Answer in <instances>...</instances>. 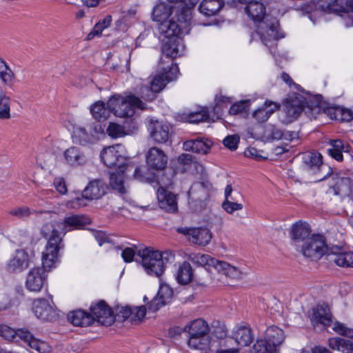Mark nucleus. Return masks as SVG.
<instances>
[{
    "label": "nucleus",
    "instance_id": "nucleus-1",
    "mask_svg": "<svg viewBox=\"0 0 353 353\" xmlns=\"http://www.w3.org/2000/svg\"><path fill=\"white\" fill-rule=\"evenodd\" d=\"M90 223L88 217L81 214H71L64 218L62 221H51L46 223L41 230L43 236L48 239L46 250L43 252V264L50 267L58 259V252L62 237L68 232L79 230Z\"/></svg>",
    "mask_w": 353,
    "mask_h": 353
},
{
    "label": "nucleus",
    "instance_id": "nucleus-2",
    "mask_svg": "<svg viewBox=\"0 0 353 353\" xmlns=\"http://www.w3.org/2000/svg\"><path fill=\"white\" fill-rule=\"evenodd\" d=\"M137 260L145 272L150 276L159 277L165 270V264L174 259V254L170 252H160L152 248L140 249L137 252Z\"/></svg>",
    "mask_w": 353,
    "mask_h": 353
},
{
    "label": "nucleus",
    "instance_id": "nucleus-3",
    "mask_svg": "<svg viewBox=\"0 0 353 353\" xmlns=\"http://www.w3.org/2000/svg\"><path fill=\"white\" fill-rule=\"evenodd\" d=\"M321 99V95H312L309 92L305 93V95L295 92L291 94L284 105L285 121L290 123L297 119L305 106L311 110L315 108H319Z\"/></svg>",
    "mask_w": 353,
    "mask_h": 353
},
{
    "label": "nucleus",
    "instance_id": "nucleus-4",
    "mask_svg": "<svg viewBox=\"0 0 353 353\" xmlns=\"http://www.w3.org/2000/svg\"><path fill=\"white\" fill-rule=\"evenodd\" d=\"M182 331L187 333L188 345L194 350H205L210 343L208 335L210 327L206 321L202 319H196L189 322L184 326Z\"/></svg>",
    "mask_w": 353,
    "mask_h": 353
},
{
    "label": "nucleus",
    "instance_id": "nucleus-5",
    "mask_svg": "<svg viewBox=\"0 0 353 353\" xmlns=\"http://www.w3.org/2000/svg\"><path fill=\"white\" fill-rule=\"evenodd\" d=\"M162 72L156 74L150 81V87L144 85L141 88V97L149 101L156 98L157 93L160 92L166 85V84L176 79L179 72L176 64L171 63L170 65L166 68H163Z\"/></svg>",
    "mask_w": 353,
    "mask_h": 353
},
{
    "label": "nucleus",
    "instance_id": "nucleus-6",
    "mask_svg": "<svg viewBox=\"0 0 353 353\" xmlns=\"http://www.w3.org/2000/svg\"><path fill=\"white\" fill-rule=\"evenodd\" d=\"M108 105L116 117H131L135 113V108L141 110L146 108V105L139 98L135 96L123 97L113 96L108 101Z\"/></svg>",
    "mask_w": 353,
    "mask_h": 353
},
{
    "label": "nucleus",
    "instance_id": "nucleus-7",
    "mask_svg": "<svg viewBox=\"0 0 353 353\" xmlns=\"http://www.w3.org/2000/svg\"><path fill=\"white\" fill-rule=\"evenodd\" d=\"M103 163L109 168H116L121 172L125 171L128 159L125 149L121 144H116L104 148L101 152Z\"/></svg>",
    "mask_w": 353,
    "mask_h": 353
},
{
    "label": "nucleus",
    "instance_id": "nucleus-8",
    "mask_svg": "<svg viewBox=\"0 0 353 353\" xmlns=\"http://www.w3.org/2000/svg\"><path fill=\"white\" fill-rule=\"evenodd\" d=\"M299 252L313 260L319 259L323 255L330 253V248L325 245L324 237L321 235H312L299 248Z\"/></svg>",
    "mask_w": 353,
    "mask_h": 353
},
{
    "label": "nucleus",
    "instance_id": "nucleus-9",
    "mask_svg": "<svg viewBox=\"0 0 353 353\" xmlns=\"http://www.w3.org/2000/svg\"><path fill=\"white\" fill-rule=\"evenodd\" d=\"M181 17L183 18L182 15L178 17L177 21L170 19L161 22L159 26L160 34L166 39H172L180 38L181 35L188 34L190 30V23L188 19L181 21Z\"/></svg>",
    "mask_w": 353,
    "mask_h": 353
},
{
    "label": "nucleus",
    "instance_id": "nucleus-10",
    "mask_svg": "<svg viewBox=\"0 0 353 353\" xmlns=\"http://www.w3.org/2000/svg\"><path fill=\"white\" fill-rule=\"evenodd\" d=\"M55 262L50 266L46 267L42 259V268H33L29 270L26 279V287L31 292H40L47 280L46 270L51 268Z\"/></svg>",
    "mask_w": 353,
    "mask_h": 353
},
{
    "label": "nucleus",
    "instance_id": "nucleus-11",
    "mask_svg": "<svg viewBox=\"0 0 353 353\" xmlns=\"http://www.w3.org/2000/svg\"><path fill=\"white\" fill-rule=\"evenodd\" d=\"M177 232L188 236L190 241L199 245H208L212 239V234L206 228H179Z\"/></svg>",
    "mask_w": 353,
    "mask_h": 353
},
{
    "label": "nucleus",
    "instance_id": "nucleus-12",
    "mask_svg": "<svg viewBox=\"0 0 353 353\" xmlns=\"http://www.w3.org/2000/svg\"><path fill=\"white\" fill-rule=\"evenodd\" d=\"M310 230L309 225L301 221L294 223L290 230V237L291 244L296 250L310 236Z\"/></svg>",
    "mask_w": 353,
    "mask_h": 353
},
{
    "label": "nucleus",
    "instance_id": "nucleus-13",
    "mask_svg": "<svg viewBox=\"0 0 353 353\" xmlns=\"http://www.w3.org/2000/svg\"><path fill=\"white\" fill-rule=\"evenodd\" d=\"M90 312V314L93 318V321H97L104 325H110L114 321L112 310L103 301L92 305Z\"/></svg>",
    "mask_w": 353,
    "mask_h": 353
},
{
    "label": "nucleus",
    "instance_id": "nucleus-14",
    "mask_svg": "<svg viewBox=\"0 0 353 353\" xmlns=\"http://www.w3.org/2000/svg\"><path fill=\"white\" fill-rule=\"evenodd\" d=\"M32 312L37 318L43 321H52L57 317V312L44 299H37L32 301Z\"/></svg>",
    "mask_w": 353,
    "mask_h": 353
},
{
    "label": "nucleus",
    "instance_id": "nucleus-15",
    "mask_svg": "<svg viewBox=\"0 0 353 353\" xmlns=\"http://www.w3.org/2000/svg\"><path fill=\"white\" fill-rule=\"evenodd\" d=\"M146 163L150 170H163L167 165L168 157L162 150L153 147L146 154Z\"/></svg>",
    "mask_w": 353,
    "mask_h": 353
},
{
    "label": "nucleus",
    "instance_id": "nucleus-16",
    "mask_svg": "<svg viewBox=\"0 0 353 353\" xmlns=\"http://www.w3.org/2000/svg\"><path fill=\"white\" fill-rule=\"evenodd\" d=\"M30 261V256L25 250H17L13 258L8 263L7 269L9 272H20L29 266Z\"/></svg>",
    "mask_w": 353,
    "mask_h": 353
},
{
    "label": "nucleus",
    "instance_id": "nucleus-17",
    "mask_svg": "<svg viewBox=\"0 0 353 353\" xmlns=\"http://www.w3.org/2000/svg\"><path fill=\"white\" fill-rule=\"evenodd\" d=\"M310 321L313 325L321 324L328 326L332 322V314L327 305H317L312 308V312L310 315Z\"/></svg>",
    "mask_w": 353,
    "mask_h": 353
},
{
    "label": "nucleus",
    "instance_id": "nucleus-18",
    "mask_svg": "<svg viewBox=\"0 0 353 353\" xmlns=\"http://www.w3.org/2000/svg\"><path fill=\"white\" fill-rule=\"evenodd\" d=\"M105 183L99 179L90 181L82 192V196L88 200L98 199L106 192Z\"/></svg>",
    "mask_w": 353,
    "mask_h": 353
},
{
    "label": "nucleus",
    "instance_id": "nucleus-19",
    "mask_svg": "<svg viewBox=\"0 0 353 353\" xmlns=\"http://www.w3.org/2000/svg\"><path fill=\"white\" fill-rule=\"evenodd\" d=\"M157 199L161 208L168 212H174L177 210L176 196L163 188H159L157 192Z\"/></svg>",
    "mask_w": 353,
    "mask_h": 353
},
{
    "label": "nucleus",
    "instance_id": "nucleus-20",
    "mask_svg": "<svg viewBox=\"0 0 353 353\" xmlns=\"http://www.w3.org/2000/svg\"><path fill=\"white\" fill-rule=\"evenodd\" d=\"M245 12L251 20L259 23L263 20L266 14V8L261 0H252L245 7Z\"/></svg>",
    "mask_w": 353,
    "mask_h": 353
},
{
    "label": "nucleus",
    "instance_id": "nucleus-21",
    "mask_svg": "<svg viewBox=\"0 0 353 353\" xmlns=\"http://www.w3.org/2000/svg\"><path fill=\"white\" fill-rule=\"evenodd\" d=\"M329 260L343 268H353V252H339L337 247L330 248Z\"/></svg>",
    "mask_w": 353,
    "mask_h": 353
},
{
    "label": "nucleus",
    "instance_id": "nucleus-22",
    "mask_svg": "<svg viewBox=\"0 0 353 353\" xmlns=\"http://www.w3.org/2000/svg\"><path fill=\"white\" fill-rule=\"evenodd\" d=\"M150 136L159 143H165L170 136V128L168 124L159 121H151L149 127Z\"/></svg>",
    "mask_w": 353,
    "mask_h": 353
},
{
    "label": "nucleus",
    "instance_id": "nucleus-23",
    "mask_svg": "<svg viewBox=\"0 0 353 353\" xmlns=\"http://www.w3.org/2000/svg\"><path fill=\"white\" fill-rule=\"evenodd\" d=\"M63 155L65 163L72 167H77L87 162L85 154L76 146H71L66 149Z\"/></svg>",
    "mask_w": 353,
    "mask_h": 353
},
{
    "label": "nucleus",
    "instance_id": "nucleus-24",
    "mask_svg": "<svg viewBox=\"0 0 353 353\" xmlns=\"http://www.w3.org/2000/svg\"><path fill=\"white\" fill-rule=\"evenodd\" d=\"M162 47V52L167 58L174 59L181 56L184 52L185 46L181 38L174 39H167Z\"/></svg>",
    "mask_w": 353,
    "mask_h": 353
},
{
    "label": "nucleus",
    "instance_id": "nucleus-25",
    "mask_svg": "<svg viewBox=\"0 0 353 353\" xmlns=\"http://www.w3.org/2000/svg\"><path fill=\"white\" fill-rule=\"evenodd\" d=\"M303 168L312 174H316L323 167L322 156L318 152H305L303 154Z\"/></svg>",
    "mask_w": 353,
    "mask_h": 353
},
{
    "label": "nucleus",
    "instance_id": "nucleus-26",
    "mask_svg": "<svg viewBox=\"0 0 353 353\" xmlns=\"http://www.w3.org/2000/svg\"><path fill=\"white\" fill-rule=\"evenodd\" d=\"M212 145V142L210 140L201 138L185 141L183 148L185 151L205 154L209 152Z\"/></svg>",
    "mask_w": 353,
    "mask_h": 353
},
{
    "label": "nucleus",
    "instance_id": "nucleus-27",
    "mask_svg": "<svg viewBox=\"0 0 353 353\" xmlns=\"http://www.w3.org/2000/svg\"><path fill=\"white\" fill-rule=\"evenodd\" d=\"M280 106V104L276 102L266 100L262 107L258 108L253 112L252 117L259 123H263L266 121L276 110H279Z\"/></svg>",
    "mask_w": 353,
    "mask_h": 353
},
{
    "label": "nucleus",
    "instance_id": "nucleus-28",
    "mask_svg": "<svg viewBox=\"0 0 353 353\" xmlns=\"http://www.w3.org/2000/svg\"><path fill=\"white\" fill-rule=\"evenodd\" d=\"M232 339L242 347H247L253 341L254 336L250 327L239 326L232 333Z\"/></svg>",
    "mask_w": 353,
    "mask_h": 353
},
{
    "label": "nucleus",
    "instance_id": "nucleus-29",
    "mask_svg": "<svg viewBox=\"0 0 353 353\" xmlns=\"http://www.w3.org/2000/svg\"><path fill=\"white\" fill-rule=\"evenodd\" d=\"M68 318L75 326H88L93 323V318L90 313L81 310L70 312Z\"/></svg>",
    "mask_w": 353,
    "mask_h": 353
},
{
    "label": "nucleus",
    "instance_id": "nucleus-30",
    "mask_svg": "<svg viewBox=\"0 0 353 353\" xmlns=\"http://www.w3.org/2000/svg\"><path fill=\"white\" fill-rule=\"evenodd\" d=\"M223 5V0H203L199 10L203 15L210 17L215 15Z\"/></svg>",
    "mask_w": 353,
    "mask_h": 353
},
{
    "label": "nucleus",
    "instance_id": "nucleus-31",
    "mask_svg": "<svg viewBox=\"0 0 353 353\" xmlns=\"http://www.w3.org/2000/svg\"><path fill=\"white\" fill-rule=\"evenodd\" d=\"M216 270L233 279H241L246 274L242 270L223 261H219Z\"/></svg>",
    "mask_w": 353,
    "mask_h": 353
},
{
    "label": "nucleus",
    "instance_id": "nucleus-32",
    "mask_svg": "<svg viewBox=\"0 0 353 353\" xmlns=\"http://www.w3.org/2000/svg\"><path fill=\"white\" fill-rule=\"evenodd\" d=\"M265 339L274 347L275 350L285 339L283 331L276 326L269 327L265 332Z\"/></svg>",
    "mask_w": 353,
    "mask_h": 353
},
{
    "label": "nucleus",
    "instance_id": "nucleus-33",
    "mask_svg": "<svg viewBox=\"0 0 353 353\" xmlns=\"http://www.w3.org/2000/svg\"><path fill=\"white\" fill-rule=\"evenodd\" d=\"M329 345L332 349L339 350L343 353H353V339L332 338L329 340Z\"/></svg>",
    "mask_w": 353,
    "mask_h": 353
},
{
    "label": "nucleus",
    "instance_id": "nucleus-34",
    "mask_svg": "<svg viewBox=\"0 0 353 353\" xmlns=\"http://www.w3.org/2000/svg\"><path fill=\"white\" fill-rule=\"evenodd\" d=\"M189 198L200 202L207 200L209 197V190L204 183L194 184L188 192Z\"/></svg>",
    "mask_w": 353,
    "mask_h": 353
},
{
    "label": "nucleus",
    "instance_id": "nucleus-35",
    "mask_svg": "<svg viewBox=\"0 0 353 353\" xmlns=\"http://www.w3.org/2000/svg\"><path fill=\"white\" fill-rule=\"evenodd\" d=\"M193 278V270L192 266L188 262H183L179 265L176 274V279L181 285L189 283Z\"/></svg>",
    "mask_w": 353,
    "mask_h": 353
},
{
    "label": "nucleus",
    "instance_id": "nucleus-36",
    "mask_svg": "<svg viewBox=\"0 0 353 353\" xmlns=\"http://www.w3.org/2000/svg\"><path fill=\"white\" fill-rule=\"evenodd\" d=\"M90 112L94 119L105 120L110 116V109L108 105L105 106L104 102L99 101L91 106Z\"/></svg>",
    "mask_w": 353,
    "mask_h": 353
},
{
    "label": "nucleus",
    "instance_id": "nucleus-37",
    "mask_svg": "<svg viewBox=\"0 0 353 353\" xmlns=\"http://www.w3.org/2000/svg\"><path fill=\"white\" fill-rule=\"evenodd\" d=\"M171 7L165 3H159L155 6L152 11V18L154 21L163 22L171 15Z\"/></svg>",
    "mask_w": 353,
    "mask_h": 353
},
{
    "label": "nucleus",
    "instance_id": "nucleus-38",
    "mask_svg": "<svg viewBox=\"0 0 353 353\" xmlns=\"http://www.w3.org/2000/svg\"><path fill=\"white\" fill-rule=\"evenodd\" d=\"M15 74L7 63L0 59V79L3 84L11 86L13 84Z\"/></svg>",
    "mask_w": 353,
    "mask_h": 353
},
{
    "label": "nucleus",
    "instance_id": "nucleus-39",
    "mask_svg": "<svg viewBox=\"0 0 353 353\" xmlns=\"http://www.w3.org/2000/svg\"><path fill=\"white\" fill-rule=\"evenodd\" d=\"M123 172L124 171L121 172L120 170H118L117 172H111L110 176L111 186L121 194L125 192Z\"/></svg>",
    "mask_w": 353,
    "mask_h": 353
},
{
    "label": "nucleus",
    "instance_id": "nucleus-40",
    "mask_svg": "<svg viewBox=\"0 0 353 353\" xmlns=\"http://www.w3.org/2000/svg\"><path fill=\"white\" fill-rule=\"evenodd\" d=\"M330 145L331 148L327 150L329 154L336 161H342V153L347 151L342 141L339 139L332 140L330 142Z\"/></svg>",
    "mask_w": 353,
    "mask_h": 353
},
{
    "label": "nucleus",
    "instance_id": "nucleus-41",
    "mask_svg": "<svg viewBox=\"0 0 353 353\" xmlns=\"http://www.w3.org/2000/svg\"><path fill=\"white\" fill-rule=\"evenodd\" d=\"M192 261L194 263L199 264V265L208 267L209 269L213 268L216 270V267L218 266L219 261L211 257L208 254H196L193 258Z\"/></svg>",
    "mask_w": 353,
    "mask_h": 353
},
{
    "label": "nucleus",
    "instance_id": "nucleus-42",
    "mask_svg": "<svg viewBox=\"0 0 353 353\" xmlns=\"http://www.w3.org/2000/svg\"><path fill=\"white\" fill-rule=\"evenodd\" d=\"M23 329H19L15 330L14 329L6 325H0V336L8 341H12L19 338L21 339L20 332H24Z\"/></svg>",
    "mask_w": 353,
    "mask_h": 353
},
{
    "label": "nucleus",
    "instance_id": "nucleus-43",
    "mask_svg": "<svg viewBox=\"0 0 353 353\" xmlns=\"http://www.w3.org/2000/svg\"><path fill=\"white\" fill-rule=\"evenodd\" d=\"M21 340L27 343L32 348L37 350L39 352H41L42 347L45 345L43 342L37 341L32 334L28 330H25L24 332H20Z\"/></svg>",
    "mask_w": 353,
    "mask_h": 353
},
{
    "label": "nucleus",
    "instance_id": "nucleus-44",
    "mask_svg": "<svg viewBox=\"0 0 353 353\" xmlns=\"http://www.w3.org/2000/svg\"><path fill=\"white\" fill-rule=\"evenodd\" d=\"M73 138L77 143L85 145L91 142L92 137L84 128L78 127L74 130Z\"/></svg>",
    "mask_w": 353,
    "mask_h": 353
},
{
    "label": "nucleus",
    "instance_id": "nucleus-45",
    "mask_svg": "<svg viewBox=\"0 0 353 353\" xmlns=\"http://www.w3.org/2000/svg\"><path fill=\"white\" fill-rule=\"evenodd\" d=\"M254 353H276L274 347L266 340L259 339L253 345Z\"/></svg>",
    "mask_w": 353,
    "mask_h": 353
},
{
    "label": "nucleus",
    "instance_id": "nucleus-46",
    "mask_svg": "<svg viewBox=\"0 0 353 353\" xmlns=\"http://www.w3.org/2000/svg\"><path fill=\"white\" fill-rule=\"evenodd\" d=\"M278 21H275L272 23L267 30L266 32H261V39L265 45H268L267 41L278 40L280 37L277 32Z\"/></svg>",
    "mask_w": 353,
    "mask_h": 353
},
{
    "label": "nucleus",
    "instance_id": "nucleus-47",
    "mask_svg": "<svg viewBox=\"0 0 353 353\" xmlns=\"http://www.w3.org/2000/svg\"><path fill=\"white\" fill-rule=\"evenodd\" d=\"M10 99L5 95H0V119L10 118Z\"/></svg>",
    "mask_w": 353,
    "mask_h": 353
},
{
    "label": "nucleus",
    "instance_id": "nucleus-48",
    "mask_svg": "<svg viewBox=\"0 0 353 353\" xmlns=\"http://www.w3.org/2000/svg\"><path fill=\"white\" fill-rule=\"evenodd\" d=\"M143 168L141 167L136 168L134 173V178L141 182H146L150 183L154 182L155 181V175L149 171L143 173Z\"/></svg>",
    "mask_w": 353,
    "mask_h": 353
},
{
    "label": "nucleus",
    "instance_id": "nucleus-49",
    "mask_svg": "<svg viewBox=\"0 0 353 353\" xmlns=\"http://www.w3.org/2000/svg\"><path fill=\"white\" fill-rule=\"evenodd\" d=\"M318 5L324 12H337L339 10L337 0H319Z\"/></svg>",
    "mask_w": 353,
    "mask_h": 353
},
{
    "label": "nucleus",
    "instance_id": "nucleus-50",
    "mask_svg": "<svg viewBox=\"0 0 353 353\" xmlns=\"http://www.w3.org/2000/svg\"><path fill=\"white\" fill-rule=\"evenodd\" d=\"M131 315L132 307L129 306H117L115 308V315H114V320L123 321L127 319H130Z\"/></svg>",
    "mask_w": 353,
    "mask_h": 353
},
{
    "label": "nucleus",
    "instance_id": "nucleus-51",
    "mask_svg": "<svg viewBox=\"0 0 353 353\" xmlns=\"http://www.w3.org/2000/svg\"><path fill=\"white\" fill-rule=\"evenodd\" d=\"M106 131L108 134L114 139L122 137L126 134L123 127L114 123H110Z\"/></svg>",
    "mask_w": 353,
    "mask_h": 353
},
{
    "label": "nucleus",
    "instance_id": "nucleus-52",
    "mask_svg": "<svg viewBox=\"0 0 353 353\" xmlns=\"http://www.w3.org/2000/svg\"><path fill=\"white\" fill-rule=\"evenodd\" d=\"M32 213V211L27 206L15 208L9 211L10 214L21 219L28 218Z\"/></svg>",
    "mask_w": 353,
    "mask_h": 353
},
{
    "label": "nucleus",
    "instance_id": "nucleus-53",
    "mask_svg": "<svg viewBox=\"0 0 353 353\" xmlns=\"http://www.w3.org/2000/svg\"><path fill=\"white\" fill-rule=\"evenodd\" d=\"M145 307L144 306H139L132 307V315L130 316V321L132 323H139L145 315Z\"/></svg>",
    "mask_w": 353,
    "mask_h": 353
},
{
    "label": "nucleus",
    "instance_id": "nucleus-54",
    "mask_svg": "<svg viewBox=\"0 0 353 353\" xmlns=\"http://www.w3.org/2000/svg\"><path fill=\"white\" fill-rule=\"evenodd\" d=\"M250 105V100H243L234 103L230 108V114H238L246 110Z\"/></svg>",
    "mask_w": 353,
    "mask_h": 353
},
{
    "label": "nucleus",
    "instance_id": "nucleus-55",
    "mask_svg": "<svg viewBox=\"0 0 353 353\" xmlns=\"http://www.w3.org/2000/svg\"><path fill=\"white\" fill-rule=\"evenodd\" d=\"M243 204L232 201H224L222 203V208L228 214H232L234 211L243 209Z\"/></svg>",
    "mask_w": 353,
    "mask_h": 353
},
{
    "label": "nucleus",
    "instance_id": "nucleus-56",
    "mask_svg": "<svg viewBox=\"0 0 353 353\" xmlns=\"http://www.w3.org/2000/svg\"><path fill=\"white\" fill-rule=\"evenodd\" d=\"M158 296L160 299L165 301L166 303L169 302L173 296L172 290L167 285L160 286L158 292Z\"/></svg>",
    "mask_w": 353,
    "mask_h": 353
},
{
    "label": "nucleus",
    "instance_id": "nucleus-57",
    "mask_svg": "<svg viewBox=\"0 0 353 353\" xmlns=\"http://www.w3.org/2000/svg\"><path fill=\"white\" fill-rule=\"evenodd\" d=\"M239 142V137L237 135H229L223 141V145L230 150H235L237 148Z\"/></svg>",
    "mask_w": 353,
    "mask_h": 353
},
{
    "label": "nucleus",
    "instance_id": "nucleus-58",
    "mask_svg": "<svg viewBox=\"0 0 353 353\" xmlns=\"http://www.w3.org/2000/svg\"><path fill=\"white\" fill-rule=\"evenodd\" d=\"M137 247L134 248H125L121 253V256L125 262L130 263L134 260V256L139 250H135Z\"/></svg>",
    "mask_w": 353,
    "mask_h": 353
},
{
    "label": "nucleus",
    "instance_id": "nucleus-59",
    "mask_svg": "<svg viewBox=\"0 0 353 353\" xmlns=\"http://www.w3.org/2000/svg\"><path fill=\"white\" fill-rule=\"evenodd\" d=\"M189 119L190 121L192 123H199L206 121L208 119V114L206 111L202 110L201 112L190 114Z\"/></svg>",
    "mask_w": 353,
    "mask_h": 353
},
{
    "label": "nucleus",
    "instance_id": "nucleus-60",
    "mask_svg": "<svg viewBox=\"0 0 353 353\" xmlns=\"http://www.w3.org/2000/svg\"><path fill=\"white\" fill-rule=\"evenodd\" d=\"M53 184L56 190L61 194H65L67 192V187L65 181L62 177H57L54 179Z\"/></svg>",
    "mask_w": 353,
    "mask_h": 353
},
{
    "label": "nucleus",
    "instance_id": "nucleus-61",
    "mask_svg": "<svg viewBox=\"0 0 353 353\" xmlns=\"http://www.w3.org/2000/svg\"><path fill=\"white\" fill-rule=\"evenodd\" d=\"M166 303H167L165 301L160 299V297L157 295L150 301L148 307L149 310H152V312H156Z\"/></svg>",
    "mask_w": 353,
    "mask_h": 353
},
{
    "label": "nucleus",
    "instance_id": "nucleus-62",
    "mask_svg": "<svg viewBox=\"0 0 353 353\" xmlns=\"http://www.w3.org/2000/svg\"><path fill=\"white\" fill-rule=\"evenodd\" d=\"M272 139L280 140L283 137V132L275 126H272L269 134Z\"/></svg>",
    "mask_w": 353,
    "mask_h": 353
},
{
    "label": "nucleus",
    "instance_id": "nucleus-63",
    "mask_svg": "<svg viewBox=\"0 0 353 353\" xmlns=\"http://www.w3.org/2000/svg\"><path fill=\"white\" fill-rule=\"evenodd\" d=\"M94 236L100 246H101L103 243L109 241V237L103 232H97L94 233Z\"/></svg>",
    "mask_w": 353,
    "mask_h": 353
},
{
    "label": "nucleus",
    "instance_id": "nucleus-64",
    "mask_svg": "<svg viewBox=\"0 0 353 353\" xmlns=\"http://www.w3.org/2000/svg\"><path fill=\"white\" fill-rule=\"evenodd\" d=\"M244 154L246 157H250V158H253V159H257L259 157H261V155L259 154L258 150H256L255 148H253V147L248 148L245 150Z\"/></svg>",
    "mask_w": 353,
    "mask_h": 353
}]
</instances>
